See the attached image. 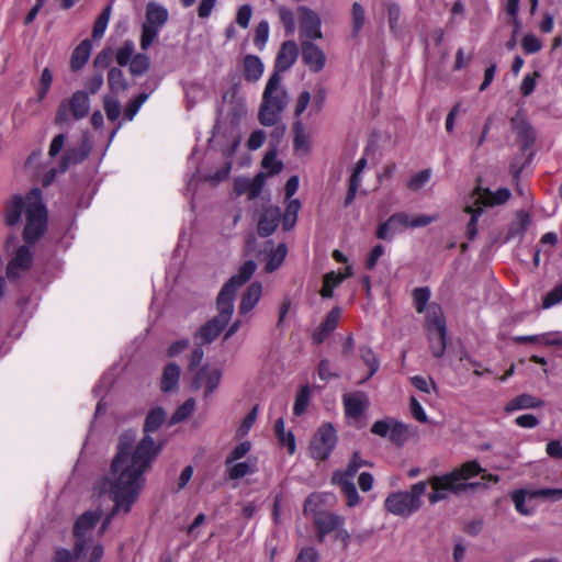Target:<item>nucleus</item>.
<instances>
[{"label": "nucleus", "instance_id": "2", "mask_svg": "<svg viewBox=\"0 0 562 562\" xmlns=\"http://www.w3.org/2000/svg\"><path fill=\"white\" fill-rule=\"evenodd\" d=\"M25 213V227L23 239L26 245L20 246L7 266V277L16 279L22 272L27 271L33 262V254L29 245L35 244L45 233L47 227V211L42 201V191L32 189L25 198L14 195L5 206V222L14 226Z\"/></svg>", "mask_w": 562, "mask_h": 562}, {"label": "nucleus", "instance_id": "49", "mask_svg": "<svg viewBox=\"0 0 562 562\" xmlns=\"http://www.w3.org/2000/svg\"><path fill=\"white\" fill-rule=\"evenodd\" d=\"M310 402V389L307 385L301 387L300 392L297 393L293 406V413L296 416L302 415L308 405Z\"/></svg>", "mask_w": 562, "mask_h": 562}, {"label": "nucleus", "instance_id": "11", "mask_svg": "<svg viewBox=\"0 0 562 562\" xmlns=\"http://www.w3.org/2000/svg\"><path fill=\"white\" fill-rule=\"evenodd\" d=\"M337 443V434L330 423L323 424L314 434L310 443V453L317 461H325Z\"/></svg>", "mask_w": 562, "mask_h": 562}, {"label": "nucleus", "instance_id": "60", "mask_svg": "<svg viewBox=\"0 0 562 562\" xmlns=\"http://www.w3.org/2000/svg\"><path fill=\"white\" fill-rule=\"evenodd\" d=\"M512 501L515 505V508L517 512H519L521 515L528 516L531 514V510L526 508L525 502H526V492L522 490L515 491L512 494Z\"/></svg>", "mask_w": 562, "mask_h": 562}, {"label": "nucleus", "instance_id": "59", "mask_svg": "<svg viewBox=\"0 0 562 562\" xmlns=\"http://www.w3.org/2000/svg\"><path fill=\"white\" fill-rule=\"evenodd\" d=\"M393 423L392 418L376 420L371 427V432L383 438L389 437Z\"/></svg>", "mask_w": 562, "mask_h": 562}, {"label": "nucleus", "instance_id": "14", "mask_svg": "<svg viewBox=\"0 0 562 562\" xmlns=\"http://www.w3.org/2000/svg\"><path fill=\"white\" fill-rule=\"evenodd\" d=\"M165 418H166V414H165L164 409H161V408H159V407H158V408H154V409H151V411L147 414L146 419H145V425H144V430H145V432H146V434H148V432H151V431H155L156 429H158V428H159V426L164 423ZM126 434H133V435H134V441H133V443H132L133 449H135V448H136V447H137V446H138V445L144 440V439H145V438H149V439L153 441L154 447H155L156 449H158V452H160V446H159V445H156V443H155V441H154V439H153L151 437H149L148 435H145V436L143 437V439H142L139 442H137V443L135 445V441H136V432H135V431H133V430H127V431L123 432V434L120 436L119 441H121V438H122L124 435H126ZM119 445H120V442H117L116 451L119 450ZM158 454H159V453H157V456H158Z\"/></svg>", "mask_w": 562, "mask_h": 562}, {"label": "nucleus", "instance_id": "13", "mask_svg": "<svg viewBox=\"0 0 562 562\" xmlns=\"http://www.w3.org/2000/svg\"><path fill=\"white\" fill-rule=\"evenodd\" d=\"M409 221L411 216L407 213H394L376 227V237L382 240H391L396 233L411 228Z\"/></svg>", "mask_w": 562, "mask_h": 562}, {"label": "nucleus", "instance_id": "62", "mask_svg": "<svg viewBox=\"0 0 562 562\" xmlns=\"http://www.w3.org/2000/svg\"><path fill=\"white\" fill-rule=\"evenodd\" d=\"M438 220V215H428V214H420L416 215L414 217H411L409 226L411 228H420L428 226L429 224L436 222Z\"/></svg>", "mask_w": 562, "mask_h": 562}, {"label": "nucleus", "instance_id": "53", "mask_svg": "<svg viewBox=\"0 0 562 562\" xmlns=\"http://www.w3.org/2000/svg\"><path fill=\"white\" fill-rule=\"evenodd\" d=\"M361 173L362 172L353 169V171L350 176V179H349V188H348V192H347V195L345 199V206L350 205L352 203V201L355 200L358 188L362 181Z\"/></svg>", "mask_w": 562, "mask_h": 562}, {"label": "nucleus", "instance_id": "27", "mask_svg": "<svg viewBox=\"0 0 562 562\" xmlns=\"http://www.w3.org/2000/svg\"><path fill=\"white\" fill-rule=\"evenodd\" d=\"M180 367L173 362L168 363L162 372L160 389L162 392H170L177 389L180 379Z\"/></svg>", "mask_w": 562, "mask_h": 562}, {"label": "nucleus", "instance_id": "26", "mask_svg": "<svg viewBox=\"0 0 562 562\" xmlns=\"http://www.w3.org/2000/svg\"><path fill=\"white\" fill-rule=\"evenodd\" d=\"M427 336L432 356L436 358H441L446 351L447 329L437 330L427 328Z\"/></svg>", "mask_w": 562, "mask_h": 562}, {"label": "nucleus", "instance_id": "44", "mask_svg": "<svg viewBox=\"0 0 562 562\" xmlns=\"http://www.w3.org/2000/svg\"><path fill=\"white\" fill-rule=\"evenodd\" d=\"M111 10V5H108L94 22L92 30V36L94 40H99L104 35L110 21Z\"/></svg>", "mask_w": 562, "mask_h": 562}, {"label": "nucleus", "instance_id": "21", "mask_svg": "<svg viewBox=\"0 0 562 562\" xmlns=\"http://www.w3.org/2000/svg\"><path fill=\"white\" fill-rule=\"evenodd\" d=\"M345 412L348 417L359 418L368 406V398L362 393H351L344 396Z\"/></svg>", "mask_w": 562, "mask_h": 562}, {"label": "nucleus", "instance_id": "47", "mask_svg": "<svg viewBox=\"0 0 562 562\" xmlns=\"http://www.w3.org/2000/svg\"><path fill=\"white\" fill-rule=\"evenodd\" d=\"M251 450V443L250 441H243V442H239L231 452L226 457L225 459V465L226 467H229L231 464H233L234 462H236L237 460H240L243 459L244 457H246V454Z\"/></svg>", "mask_w": 562, "mask_h": 562}, {"label": "nucleus", "instance_id": "19", "mask_svg": "<svg viewBox=\"0 0 562 562\" xmlns=\"http://www.w3.org/2000/svg\"><path fill=\"white\" fill-rule=\"evenodd\" d=\"M222 372L218 369L202 368L195 375L193 385L195 389H205V395H210L220 384Z\"/></svg>", "mask_w": 562, "mask_h": 562}, {"label": "nucleus", "instance_id": "61", "mask_svg": "<svg viewBox=\"0 0 562 562\" xmlns=\"http://www.w3.org/2000/svg\"><path fill=\"white\" fill-rule=\"evenodd\" d=\"M539 76L540 75L538 71H535L532 75L525 76L520 85V92L524 97H528L533 92L536 88V81Z\"/></svg>", "mask_w": 562, "mask_h": 562}, {"label": "nucleus", "instance_id": "7", "mask_svg": "<svg viewBox=\"0 0 562 562\" xmlns=\"http://www.w3.org/2000/svg\"><path fill=\"white\" fill-rule=\"evenodd\" d=\"M427 483L424 481L412 485L409 491H397L389 494L384 499L387 513L407 518L419 510L423 505L422 497L426 492Z\"/></svg>", "mask_w": 562, "mask_h": 562}, {"label": "nucleus", "instance_id": "52", "mask_svg": "<svg viewBox=\"0 0 562 562\" xmlns=\"http://www.w3.org/2000/svg\"><path fill=\"white\" fill-rule=\"evenodd\" d=\"M103 106L108 120L116 121L120 117L121 104L115 98L105 95L103 99Z\"/></svg>", "mask_w": 562, "mask_h": 562}, {"label": "nucleus", "instance_id": "32", "mask_svg": "<svg viewBox=\"0 0 562 562\" xmlns=\"http://www.w3.org/2000/svg\"><path fill=\"white\" fill-rule=\"evenodd\" d=\"M274 432L281 446L288 449L290 454H294L296 450L295 438L292 431L284 429V420L282 417L278 418L274 423Z\"/></svg>", "mask_w": 562, "mask_h": 562}, {"label": "nucleus", "instance_id": "40", "mask_svg": "<svg viewBox=\"0 0 562 562\" xmlns=\"http://www.w3.org/2000/svg\"><path fill=\"white\" fill-rule=\"evenodd\" d=\"M135 53V44L133 41H125L121 47L117 48L115 54L116 63L120 66H126L132 58L136 55Z\"/></svg>", "mask_w": 562, "mask_h": 562}, {"label": "nucleus", "instance_id": "35", "mask_svg": "<svg viewBox=\"0 0 562 562\" xmlns=\"http://www.w3.org/2000/svg\"><path fill=\"white\" fill-rule=\"evenodd\" d=\"M294 139L293 145L295 150L307 153L310 150V135L306 133L305 127L301 120H296L293 125Z\"/></svg>", "mask_w": 562, "mask_h": 562}, {"label": "nucleus", "instance_id": "17", "mask_svg": "<svg viewBox=\"0 0 562 562\" xmlns=\"http://www.w3.org/2000/svg\"><path fill=\"white\" fill-rule=\"evenodd\" d=\"M384 16L387 20L390 31L394 35L401 34L405 19L402 12V7L395 0H383L381 3Z\"/></svg>", "mask_w": 562, "mask_h": 562}, {"label": "nucleus", "instance_id": "41", "mask_svg": "<svg viewBox=\"0 0 562 562\" xmlns=\"http://www.w3.org/2000/svg\"><path fill=\"white\" fill-rule=\"evenodd\" d=\"M277 156V148H270L262 159L261 165L270 175H277L282 170L283 164L278 160Z\"/></svg>", "mask_w": 562, "mask_h": 562}, {"label": "nucleus", "instance_id": "3", "mask_svg": "<svg viewBox=\"0 0 562 562\" xmlns=\"http://www.w3.org/2000/svg\"><path fill=\"white\" fill-rule=\"evenodd\" d=\"M256 263L252 260L246 261L238 270V273L233 276L222 288L217 296L218 314L205 325H203L195 338L201 342H212L226 327L234 311V299L236 291L239 286L246 283L256 271Z\"/></svg>", "mask_w": 562, "mask_h": 562}, {"label": "nucleus", "instance_id": "50", "mask_svg": "<svg viewBox=\"0 0 562 562\" xmlns=\"http://www.w3.org/2000/svg\"><path fill=\"white\" fill-rule=\"evenodd\" d=\"M530 224V216L526 212H519L517 223L512 225L508 231L507 238H514L518 234H522Z\"/></svg>", "mask_w": 562, "mask_h": 562}, {"label": "nucleus", "instance_id": "25", "mask_svg": "<svg viewBox=\"0 0 562 562\" xmlns=\"http://www.w3.org/2000/svg\"><path fill=\"white\" fill-rule=\"evenodd\" d=\"M261 294H262L261 283H259V282L251 283L241 297L240 305H239L240 313L247 314L248 312H250L256 306V304L259 302Z\"/></svg>", "mask_w": 562, "mask_h": 562}, {"label": "nucleus", "instance_id": "48", "mask_svg": "<svg viewBox=\"0 0 562 562\" xmlns=\"http://www.w3.org/2000/svg\"><path fill=\"white\" fill-rule=\"evenodd\" d=\"M270 27L266 20L258 23L255 31L254 43L259 49H263L269 38Z\"/></svg>", "mask_w": 562, "mask_h": 562}, {"label": "nucleus", "instance_id": "39", "mask_svg": "<svg viewBox=\"0 0 562 562\" xmlns=\"http://www.w3.org/2000/svg\"><path fill=\"white\" fill-rule=\"evenodd\" d=\"M286 251V246L284 244H280L277 249L269 255L266 271L273 272L277 270L283 263Z\"/></svg>", "mask_w": 562, "mask_h": 562}, {"label": "nucleus", "instance_id": "16", "mask_svg": "<svg viewBox=\"0 0 562 562\" xmlns=\"http://www.w3.org/2000/svg\"><path fill=\"white\" fill-rule=\"evenodd\" d=\"M299 48L294 41H285L276 57L274 70L278 75L289 70L297 59Z\"/></svg>", "mask_w": 562, "mask_h": 562}, {"label": "nucleus", "instance_id": "6", "mask_svg": "<svg viewBox=\"0 0 562 562\" xmlns=\"http://www.w3.org/2000/svg\"><path fill=\"white\" fill-rule=\"evenodd\" d=\"M510 195L512 193L507 188L491 191L487 188H482L480 184L475 187L470 201L464 206V212L470 214L465 232L470 240H473L477 235V220L482 215L483 209L503 205L509 200Z\"/></svg>", "mask_w": 562, "mask_h": 562}, {"label": "nucleus", "instance_id": "28", "mask_svg": "<svg viewBox=\"0 0 562 562\" xmlns=\"http://www.w3.org/2000/svg\"><path fill=\"white\" fill-rule=\"evenodd\" d=\"M89 151H90V148L86 144H82L78 148L67 149L63 157L59 171L64 172L69 168V166L83 161L88 157Z\"/></svg>", "mask_w": 562, "mask_h": 562}, {"label": "nucleus", "instance_id": "1", "mask_svg": "<svg viewBox=\"0 0 562 562\" xmlns=\"http://www.w3.org/2000/svg\"><path fill=\"white\" fill-rule=\"evenodd\" d=\"M133 441V434H126L121 438L117 453L111 462L108 475L97 485L99 493L109 494L114 503L111 513L97 530L98 536L105 532L114 516L126 515L131 512L145 487L146 473L157 458L158 449L154 447L149 438H145L135 449L132 447ZM101 517V510H88L76 520L74 552L77 558L86 557L85 549L88 543L93 541L95 527Z\"/></svg>", "mask_w": 562, "mask_h": 562}, {"label": "nucleus", "instance_id": "45", "mask_svg": "<svg viewBox=\"0 0 562 562\" xmlns=\"http://www.w3.org/2000/svg\"><path fill=\"white\" fill-rule=\"evenodd\" d=\"M127 65L132 75L140 76L149 69L150 61L147 55L136 54Z\"/></svg>", "mask_w": 562, "mask_h": 562}, {"label": "nucleus", "instance_id": "12", "mask_svg": "<svg viewBox=\"0 0 562 562\" xmlns=\"http://www.w3.org/2000/svg\"><path fill=\"white\" fill-rule=\"evenodd\" d=\"M299 19L300 34L304 41L321 40L322 33V19L319 14L307 5H299L296 8Z\"/></svg>", "mask_w": 562, "mask_h": 562}, {"label": "nucleus", "instance_id": "57", "mask_svg": "<svg viewBox=\"0 0 562 562\" xmlns=\"http://www.w3.org/2000/svg\"><path fill=\"white\" fill-rule=\"evenodd\" d=\"M521 46L526 54H535L542 48V42L533 34H526L521 40Z\"/></svg>", "mask_w": 562, "mask_h": 562}, {"label": "nucleus", "instance_id": "8", "mask_svg": "<svg viewBox=\"0 0 562 562\" xmlns=\"http://www.w3.org/2000/svg\"><path fill=\"white\" fill-rule=\"evenodd\" d=\"M366 465H371V463L363 460L359 452H353L347 468L344 471H335L333 474L331 481L340 487V491L346 497V505L349 508L360 503V496L353 483V477L359 469Z\"/></svg>", "mask_w": 562, "mask_h": 562}, {"label": "nucleus", "instance_id": "55", "mask_svg": "<svg viewBox=\"0 0 562 562\" xmlns=\"http://www.w3.org/2000/svg\"><path fill=\"white\" fill-rule=\"evenodd\" d=\"M516 342H538L546 346H553L561 344V340L557 337L549 336H516L514 337Z\"/></svg>", "mask_w": 562, "mask_h": 562}, {"label": "nucleus", "instance_id": "23", "mask_svg": "<svg viewBox=\"0 0 562 562\" xmlns=\"http://www.w3.org/2000/svg\"><path fill=\"white\" fill-rule=\"evenodd\" d=\"M92 50L90 40H83L72 52L70 58V68L72 71L80 70L89 60Z\"/></svg>", "mask_w": 562, "mask_h": 562}, {"label": "nucleus", "instance_id": "15", "mask_svg": "<svg viewBox=\"0 0 562 562\" xmlns=\"http://www.w3.org/2000/svg\"><path fill=\"white\" fill-rule=\"evenodd\" d=\"M302 58L312 72H319L326 61L324 52L312 41H302Z\"/></svg>", "mask_w": 562, "mask_h": 562}, {"label": "nucleus", "instance_id": "56", "mask_svg": "<svg viewBox=\"0 0 562 562\" xmlns=\"http://www.w3.org/2000/svg\"><path fill=\"white\" fill-rule=\"evenodd\" d=\"M160 29H155L149 25L143 24L142 26V35H140V47L146 50L153 44V42L157 38Z\"/></svg>", "mask_w": 562, "mask_h": 562}, {"label": "nucleus", "instance_id": "29", "mask_svg": "<svg viewBox=\"0 0 562 562\" xmlns=\"http://www.w3.org/2000/svg\"><path fill=\"white\" fill-rule=\"evenodd\" d=\"M542 405L543 401L540 398L530 394H521L509 401L505 409L506 412H514L518 409L538 408Z\"/></svg>", "mask_w": 562, "mask_h": 562}, {"label": "nucleus", "instance_id": "38", "mask_svg": "<svg viewBox=\"0 0 562 562\" xmlns=\"http://www.w3.org/2000/svg\"><path fill=\"white\" fill-rule=\"evenodd\" d=\"M413 301L414 307L417 313H424L428 307V301L430 299L431 292L428 286H420L413 290Z\"/></svg>", "mask_w": 562, "mask_h": 562}, {"label": "nucleus", "instance_id": "46", "mask_svg": "<svg viewBox=\"0 0 562 562\" xmlns=\"http://www.w3.org/2000/svg\"><path fill=\"white\" fill-rule=\"evenodd\" d=\"M360 356H361V359L363 360V362L369 368V374L367 376V380H368L376 373V371L379 370L380 363H379L373 350L369 347L360 348Z\"/></svg>", "mask_w": 562, "mask_h": 562}, {"label": "nucleus", "instance_id": "9", "mask_svg": "<svg viewBox=\"0 0 562 562\" xmlns=\"http://www.w3.org/2000/svg\"><path fill=\"white\" fill-rule=\"evenodd\" d=\"M322 502L321 495L312 494L304 503V513L312 515L319 541H323L325 536L335 532L337 528L345 525V518L342 516L327 510H317V506Z\"/></svg>", "mask_w": 562, "mask_h": 562}, {"label": "nucleus", "instance_id": "34", "mask_svg": "<svg viewBox=\"0 0 562 562\" xmlns=\"http://www.w3.org/2000/svg\"><path fill=\"white\" fill-rule=\"evenodd\" d=\"M261 189L260 183H255L246 178H236L234 181V191L237 195L248 194V199H255Z\"/></svg>", "mask_w": 562, "mask_h": 562}, {"label": "nucleus", "instance_id": "37", "mask_svg": "<svg viewBox=\"0 0 562 562\" xmlns=\"http://www.w3.org/2000/svg\"><path fill=\"white\" fill-rule=\"evenodd\" d=\"M108 85L111 91L117 93L127 88L123 71L119 68H111L108 72Z\"/></svg>", "mask_w": 562, "mask_h": 562}, {"label": "nucleus", "instance_id": "36", "mask_svg": "<svg viewBox=\"0 0 562 562\" xmlns=\"http://www.w3.org/2000/svg\"><path fill=\"white\" fill-rule=\"evenodd\" d=\"M408 426L394 419L389 439L397 446H403L408 440Z\"/></svg>", "mask_w": 562, "mask_h": 562}, {"label": "nucleus", "instance_id": "33", "mask_svg": "<svg viewBox=\"0 0 562 562\" xmlns=\"http://www.w3.org/2000/svg\"><path fill=\"white\" fill-rule=\"evenodd\" d=\"M300 209L301 202L297 199L289 200L282 215V227L284 231H290L295 226Z\"/></svg>", "mask_w": 562, "mask_h": 562}, {"label": "nucleus", "instance_id": "20", "mask_svg": "<svg viewBox=\"0 0 562 562\" xmlns=\"http://www.w3.org/2000/svg\"><path fill=\"white\" fill-rule=\"evenodd\" d=\"M341 311L338 307L333 308L326 316L322 325L314 331L313 341L315 344H322L328 336L336 329Z\"/></svg>", "mask_w": 562, "mask_h": 562}, {"label": "nucleus", "instance_id": "18", "mask_svg": "<svg viewBox=\"0 0 562 562\" xmlns=\"http://www.w3.org/2000/svg\"><path fill=\"white\" fill-rule=\"evenodd\" d=\"M280 220L281 212L278 206H266L258 220V234L262 237L270 236L277 229Z\"/></svg>", "mask_w": 562, "mask_h": 562}, {"label": "nucleus", "instance_id": "31", "mask_svg": "<svg viewBox=\"0 0 562 562\" xmlns=\"http://www.w3.org/2000/svg\"><path fill=\"white\" fill-rule=\"evenodd\" d=\"M427 328L437 330L447 329L443 312L437 303H431L425 310Z\"/></svg>", "mask_w": 562, "mask_h": 562}, {"label": "nucleus", "instance_id": "43", "mask_svg": "<svg viewBox=\"0 0 562 562\" xmlns=\"http://www.w3.org/2000/svg\"><path fill=\"white\" fill-rule=\"evenodd\" d=\"M351 18H352V34L357 36L366 22L364 8L359 2H353L351 5Z\"/></svg>", "mask_w": 562, "mask_h": 562}, {"label": "nucleus", "instance_id": "54", "mask_svg": "<svg viewBox=\"0 0 562 562\" xmlns=\"http://www.w3.org/2000/svg\"><path fill=\"white\" fill-rule=\"evenodd\" d=\"M195 407V402L193 398H188L171 417V423L177 424L189 417Z\"/></svg>", "mask_w": 562, "mask_h": 562}, {"label": "nucleus", "instance_id": "10", "mask_svg": "<svg viewBox=\"0 0 562 562\" xmlns=\"http://www.w3.org/2000/svg\"><path fill=\"white\" fill-rule=\"evenodd\" d=\"M89 110V94L82 90L75 91L68 100L60 102L55 116V124L60 126L70 125L72 121L86 117Z\"/></svg>", "mask_w": 562, "mask_h": 562}, {"label": "nucleus", "instance_id": "63", "mask_svg": "<svg viewBox=\"0 0 562 562\" xmlns=\"http://www.w3.org/2000/svg\"><path fill=\"white\" fill-rule=\"evenodd\" d=\"M266 140V133L261 130L254 131L248 140H247V148L249 150H256L260 148Z\"/></svg>", "mask_w": 562, "mask_h": 562}, {"label": "nucleus", "instance_id": "51", "mask_svg": "<svg viewBox=\"0 0 562 562\" xmlns=\"http://www.w3.org/2000/svg\"><path fill=\"white\" fill-rule=\"evenodd\" d=\"M430 177L431 171L429 169L422 170L411 177L407 182V188L411 191H418L430 180Z\"/></svg>", "mask_w": 562, "mask_h": 562}, {"label": "nucleus", "instance_id": "5", "mask_svg": "<svg viewBox=\"0 0 562 562\" xmlns=\"http://www.w3.org/2000/svg\"><path fill=\"white\" fill-rule=\"evenodd\" d=\"M282 79L281 75L272 72L266 83L258 111V121L263 126L280 121L281 114L289 103V94L282 86Z\"/></svg>", "mask_w": 562, "mask_h": 562}, {"label": "nucleus", "instance_id": "42", "mask_svg": "<svg viewBox=\"0 0 562 562\" xmlns=\"http://www.w3.org/2000/svg\"><path fill=\"white\" fill-rule=\"evenodd\" d=\"M278 14L285 33L293 35L296 26L294 12L290 8L281 5L278 8Z\"/></svg>", "mask_w": 562, "mask_h": 562}, {"label": "nucleus", "instance_id": "4", "mask_svg": "<svg viewBox=\"0 0 562 562\" xmlns=\"http://www.w3.org/2000/svg\"><path fill=\"white\" fill-rule=\"evenodd\" d=\"M481 473H484V470L475 460H472L449 473L431 476L428 481L432 488V492L428 495L429 503L436 504L446 499L450 494L467 491L473 484H468L464 481Z\"/></svg>", "mask_w": 562, "mask_h": 562}, {"label": "nucleus", "instance_id": "64", "mask_svg": "<svg viewBox=\"0 0 562 562\" xmlns=\"http://www.w3.org/2000/svg\"><path fill=\"white\" fill-rule=\"evenodd\" d=\"M317 560H318L317 550L313 547H305L299 552L295 562H317Z\"/></svg>", "mask_w": 562, "mask_h": 562}, {"label": "nucleus", "instance_id": "30", "mask_svg": "<svg viewBox=\"0 0 562 562\" xmlns=\"http://www.w3.org/2000/svg\"><path fill=\"white\" fill-rule=\"evenodd\" d=\"M263 72V64L259 57L247 55L244 58V77L249 82L259 80Z\"/></svg>", "mask_w": 562, "mask_h": 562}, {"label": "nucleus", "instance_id": "22", "mask_svg": "<svg viewBox=\"0 0 562 562\" xmlns=\"http://www.w3.org/2000/svg\"><path fill=\"white\" fill-rule=\"evenodd\" d=\"M167 21L168 11L164 7L154 2L147 4L146 16L143 24L161 30Z\"/></svg>", "mask_w": 562, "mask_h": 562}, {"label": "nucleus", "instance_id": "24", "mask_svg": "<svg viewBox=\"0 0 562 562\" xmlns=\"http://www.w3.org/2000/svg\"><path fill=\"white\" fill-rule=\"evenodd\" d=\"M227 468V475L232 480H239L257 472V458H248L243 462H234Z\"/></svg>", "mask_w": 562, "mask_h": 562}, {"label": "nucleus", "instance_id": "58", "mask_svg": "<svg viewBox=\"0 0 562 562\" xmlns=\"http://www.w3.org/2000/svg\"><path fill=\"white\" fill-rule=\"evenodd\" d=\"M252 16V7L250 4H243L237 9L235 22L243 29L249 26Z\"/></svg>", "mask_w": 562, "mask_h": 562}]
</instances>
